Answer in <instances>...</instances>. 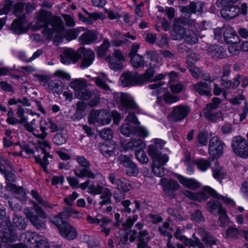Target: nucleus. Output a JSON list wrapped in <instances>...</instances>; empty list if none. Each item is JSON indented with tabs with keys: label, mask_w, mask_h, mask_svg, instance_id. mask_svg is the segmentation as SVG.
<instances>
[{
	"label": "nucleus",
	"mask_w": 248,
	"mask_h": 248,
	"mask_svg": "<svg viewBox=\"0 0 248 248\" xmlns=\"http://www.w3.org/2000/svg\"><path fill=\"white\" fill-rule=\"evenodd\" d=\"M110 46V43L108 39L105 40L103 43L98 47L95 48L97 55L98 57H103L106 55L108 48Z\"/></svg>",
	"instance_id": "nucleus-50"
},
{
	"label": "nucleus",
	"mask_w": 248,
	"mask_h": 248,
	"mask_svg": "<svg viewBox=\"0 0 248 248\" xmlns=\"http://www.w3.org/2000/svg\"><path fill=\"white\" fill-rule=\"evenodd\" d=\"M97 32L95 30H87L78 39L80 44L89 45L94 43L97 39Z\"/></svg>",
	"instance_id": "nucleus-23"
},
{
	"label": "nucleus",
	"mask_w": 248,
	"mask_h": 248,
	"mask_svg": "<svg viewBox=\"0 0 248 248\" xmlns=\"http://www.w3.org/2000/svg\"><path fill=\"white\" fill-rule=\"evenodd\" d=\"M83 57L80 67L82 68H86L90 66L93 62L95 58V54L91 49H84L83 47Z\"/></svg>",
	"instance_id": "nucleus-24"
},
{
	"label": "nucleus",
	"mask_w": 248,
	"mask_h": 248,
	"mask_svg": "<svg viewBox=\"0 0 248 248\" xmlns=\"http://www.w3.org/2000/svg\"><path fill=\"white\" fill-rule=\"evenodd\" d=\"M68 139V136L66 133H57L53 138V143L58 146L65 144Z\"/></svg>",
	"instance_id": "nucleus-53"
},
{
	"label": "nucleus",
	"mask_w": 248,
	"mask_h": 248,
	"mask_svg": "<svg viewBox=\"0 0 248 248\" xmlns=\"http://www.w3.org/2000/svg\"><path fill=\"white\" fill-rule=\"evenodd\" d=\"M82 49L83 47H80L76 51L71 48H65L60 55L61 62L66 65L76 63L81 57L79 51Z\"/></svg>",
	"instance_id": "nucleus-10"
},
{
	"label": "nucleus",
	"mask_w": 248,
	"mask_h": 248,
	"mask_svg": "<svg viewBox=\"0 0 248 248\" xmlns=\"http://www.w3.org/2000/svg\"><path fill=\"white\" fill-rule=\"evenodd\" d=\"M116 145L113 142L105 141L99 145L100 151L106 157L113 155Z\"/></svg>",
	"instance_id": "nucleus-29"
},
{
	"label": "nucleus",
	"mask_w": 248,
	"mask_h": 248,
	"mask_svg": "<svg viewBox=\"0 0 248 248\" xmlns=\"http://www.w3.org/2000/svg\"><path fill=\"white\" fill-rule=\"evenodd\" d=\"M108 180L112 185L115 184L117 186V189L121 192L126 193L131 188V185L128 180L124 177L116 179L114 173L109 174Z\"/></svg>",
	"instance_id": "nucleus-16"
},
{
	"label": "nucleus",
	"mask_w": 248,
	"mask_h": 248,
	"mask_svg": "<svg viewBox=\"0 0 248 248\" xmlns=\"http://www.w3.org/2000/svg\"><path fill=\"white\" fill-rule=\"evenodd\" d=\"M104 187L99 184L95 185L93 183L88 187V192L93 195H96L101 193Z\"/></svg>",
	"instance_id": "nucleus-57"
},
{
	"label": "nucleus",
	"mask_w": 248,
	"mask_h": 248,
	"mask_svg": "<svg viewBox=\"0 0 248 248\" xmlns=\"http://www.w3.org/2000/svg\"><path fill=\"white\" fill-rule=\"evenodd\" d=\"M111 43L112 46L118 47L124 44L129 45L130 42L125 38L124 34H122L119 31H115L111 41Z\"/></svg>",
	"instance_id": "nucleus-32"
},
{
	"label": "nucleus",
	"mask_w": 248,
	"mask_h": 248,
	"mask_svg": "<svg viewBox=\"0 0 248 248\" xmlns=\"http://www.w3.org/2000/svg\"><path fill=\"white\" fill-rule=\"evenodd\" d=\"M186 31V29L183 27L180 21L175 20L170 31V37L172 40H181L184 38Z\"/></svg>",
	"instance_id": "nucleus-21"
},
{
	"label": "nucleus",
	"mask_w": 248,
	"mask_h": 248,
	"mask_svg": "<svg viewBox=\"0 0 248 248\" xmlns=\"http://www.w3.org/2000/svg\"><path fill=\"white\" fill-rule=\"evenodd\" d=\"M238 0H222V9L220 14L222 17L227 19H231L236 17L239 14L243 15L247 14L248 7L246 3H242L240 7L233 5Z\"/></svg>",
	"instance_id": "nucleus-3"
},
{
	"label": "nucleus",
	"mask_w": 248,
	"mask_h": 248,
	"mask_svg": "<svg viewBox=\"0 0 248 248\" xmlns=\"http://www.w3.org/2000/svg\"><path fill=\"white\" fill-rule=\"evenodd\" d=\"M30 235H31L32 237H36L35 239V242L36 243V248H49L48 244V241L46 238L42 237H39L35 233H29Z\"/></svg>",
	"instance_id": "nucleus-52"
},
{
	"label": "nucleus",
	"mask_w": 248,
	"mask_h": 248,
	"mask_svg": "<svg viewBox=\"0 0 248 248\" xmlns=\"http://www.w3.org/2000/svg\"><path fill=\"white\" fill-rule=\"evenodd\" d=\"M213 110L214 109L204 108L203 110L204 116L209 121L213 122L222 120V113L220 111L214 112Z\"/></svg>",
	"instance_id": "nucleus-33"
},
{
	"label": "nucleus",
	"mask_w": 248,
	"mask_h": 248,
	"mask_svg": "<svg viewBox=\"0 0 248 248\" xmlns=\"http://www.w3.org/2000/svg\"><path fill=\"white\" fill-rule=\"evenodd\" d=\"M31 195L39 204L46 208L52 209L56 205V204H51L43 200L39 193L35 190H32L31 191Z\"/></svg>",
	"instance_id": "nucleus-40"
},
{
	"label": "nucleus",
	"mask_w": 248,
	"mask_h": 248,
	"mask_svg": "<svg viewBox=\"0 0 248 248\" xmlns=\"http://www.w3.org/2000/svg\"><path fill=\"white\" fill-rule=\"evenodd\" d=\"M37 215L34 214L31 209L26 208L24 209V213L28 218L31 224L38 230L44 229L46 228V222L43 219L47 217V215L43 208L34 201H31Z\"/></svg>",
	"instance_id": "nucleus-4"
},
{
	"label": "nucleus",
	"mask_w": 248,
	"mask_h": 248,
	"mask_svg": "<svg viewBox=\"0 0 248 248\" xmlns=\"http://www.w3.org/2000/svg\"><path fill=\"white\" fill-rule=\"evenodd\" d=\"M183 194L190 200L197 201L199 202L206 201L208 199L207 194H208L210 196L217 200H221L226 204L232 206L235 205V203L232 200L228 197H223L218 194L215 190L208 186H205L202 190L200 191L197 193L186 190L183 192Z\"/></svg>",
	"instance_id": "nucleus-2"
},
{
	"label": "nucleus",
	"mask_w": 248,
	"mask_h": 248,
	"mask_svg": "<svg viewBox=\"0 0 248 248\" xmlns=\"http://www.w3.org/2000/svg\"><path fill=\"white\" fill-rule=\"evenodd\" d=\"M180 183L185 187L192 190H196L200 187V184L193 179H188L182 176H179Z\"/></svg>",
	"instance_id": "nucleus-34"
},
{
	"label": "nucleus",
	"mask_w": 248,
	"mask_h": 248,
	"mask_svg": "<svg viewBox=\"0 0 248 248\" xmlns=\"http://www.w3.org/2000/svg\"><path fill=\"white\" fill-rule=\"evenodd\" d=\"M13 1L6 0L3 4L0 5V15H6L12 10Z\"/></svg>",
	"instance_id": "nucleus-56"
},
{
	"label": "nucleus",
	"mask_w": 248,
	"mask_h": 248,
	"mask_svg": "<svg viewBox=\"0 0 248 248\" xmlns=\"http://www.w3.org/2000/svg\"><path fill=\"white\" fill-rule=\"evenodd\" d=\"M168 161H157L156 163L155 162L152 163V169L154 173L157 176L162 177L164 174V170L163 166Z\"/></svg>",
	"instance_id": "nucleus-46"
},
{
	"label": "nucleus",
	"mask_w": 248,
	"mask_h": 248,
	"mask_svg": "<svg viewBox=\"0 0 248 248\" xmlns=\"http://www.w3.org/2000/svg\"><path fill=\"white\" fill-rule=\"evenodd\" d=\"M209 54L214 58L222 59L224 58L225 56L223 47L219 45L210 46L209 49Z\"/></svg>",
	"instance_id": "nucleus-36"
},
{
	"label": "nucleus",
	"mask_w": 248,
	"mask_h": 248,
	"mask_svg": "<svg viewBox=\"0 0 248 248\" xmlns=\"http://www.w3.org/2000/svg\"><path fill=\"white\" fill-rule=\"evenodd\" d=\"M202 240L206 245H212L216 244V239L214 238L208 232L202 231L201 232Z\"/></svg>",
	"instance_id": "nucleus-55"
},
{
	"label": "nucleus",
	"mask_w": 248,
	"mask_h": 248,
	"mask_svg": "<svg viewBox=\"0 0 248 248\" xmlns=\"http://www.w3.org/2000/svg\"><path fill=\"white\" fill-rule=\"evenodd\" d=\"M87 108L86 104L82 101H78L77 104L76 112L75 115L77 116L78 119H80L83 116V113Z\"/></svg>",
	"instance_id": "nucleus-60"
},
{
	"label": "nucleus",
	"mask_w": 248,
	"mask_h": 248,
	"mask_svg": "<svg viewBox=\"0 0 248 248\" xmlns=\"http://www.w3.org/2000/svg\"><path fill=\"white\" fill-rule=\"evenodd\" d=\"M125 168L126 174L129 176L136 175L139 172L138 168H137V166L132 162H131Z\"/></svg>",
	"instance_id": "nucleus-63"
},
{
	"label": "nucleus",
	"mask_w": 248,
	"mask_h": 248,
	"mask_svg": "<svg viewBox=\"0 0 248 248\" xmlns=\"http://www.w3.org/2000/svg\"><path fill=\"white\" fill-rule=\"evenodd\" d=\"M36 22L35 27L39 30L44 27L48 26L51 20V14L46 10H41L36 13Z\"/></svg>",
	"instance_id": "nucleus-20"
},
{
	"label": "nucleus",
	"mask_w": 248,
	"mask_h": 248,
	"mask_svg": "<svg viewBox=\"0 0 248 248\" xmlns=\"http://www.w3.org/2000/svg\"><path fill=\"white\" fill-rule=\"evenodd\" d=\"M115 100L121 105V107L126 108L137 110L138 106L133 98L128 94L123 93H117L114 94Z\"/></svg>",
	"instance_id": "nucleus-12"
},
{
	"label": "nucleus",
	"mask_w": 248,
	"mask_h": 248,
	"mask_svg": "<svg viewBox=\"0 0 248 248\" xmlns=\"http://www.w3.org/2000/svg\"><path fill=\"white\" fill-rule=\"evenodd\" d=\"M111 120L110 114L105 109L93 110L88 117V122L90 124H108Z\"/></svg>",
	"instance_id": "nucleus-7"
},
{
	"label": "nucleus",
	"mask_w": 248,
	"mask_h": 248,
	"mask_svg": "<svg viewBox=\"0 0 248 248\" xmlns=\"http://www.w3.org/2000/svg\"><path fill=\"white\" fill-rule=\"evenodd\" d=\"M100 196L102 201L99 202L101 206L110 204L112 193L108 188H104Z\"/></svg>",
	"instance_id": "nucleus-48"
},
{
	"label": "nucleus",
	"mask_w": 248,
	"mask_h": 248,
	"mask_svg": "<svg viewBox=\"0 0 248 248\" xmlns=\"http://www.w3.org/2000/svg\"><path fill=\"white\" fill-rule=\"evenodd\" d=\"M70 86L75 91V95L79 99L89 100L93 95L92 92L87 89L86 82L82 80L76 79L71 82Z\"/></svg>",
	"instance_id": "nucleus-6"
},
{
	"label": "nucleus",
	"mask_w": 248,
	"mask_h": 248,
	"mask_svg": "<svg viewBox=\"0 0 248 248\" xmlns=\"http://www.w3.org/2000/svg\"><path fill=\"white\" fill-rule=\"evenodd\" d=\"M136 156L138 160L142 164H146L149 159L143 149H139L136 153Z\"/></svg>",
	"instance_id": "nucleus-62"
},
{
	"label": "nucleus",
	"mask_w": 248,
	"mask_h": 248,
	"mask_svg": "<svg viewBox=\"0 0 248 248\" xmlns=\"http://www.w3.org/2000/svg\"><path fill=\"white\" fill-rule=\"evenodd\" d=\"M79 31L77 28H73L71 29L66 30L65 29L61 38L64 37L68 41H71L76 39L78 35Z\"/></svg>",
	"instance_id": "nucleus-47"
},
{
	"label": "nucleus",
	"mask_w": 248,
	"mask_h": 248,
	"mask_svg": "<svg viewBox=\"0 0 248 248\" xmlns=\"http://www.w3.org/2000/svg\"><path fill=\"white\" fill-rule=\"evenodd\" d=\"M232 147L234 153L243 158H248V141L241 136L234 137L232 140Z\"/></svg>",
	"instance_id": "nucleus-8"
},
{
	"label": "nucleus",
	"mask_w": 248,
	"mask_h": 248,
	"mask_svg": "<svg viewBox=\"0 0 248 248\" xmlns=\"http://www.w3.org/2000/svg\"><path fill=\"white\" fill-rule=\"evenodd\" d=\"M156 145H150L148 148V153L153 160V162L157 161H168L169 157L167 155L161 154V151Z\"/></svg>",
	"instance_id": "nucleus-19"
},
{
	"label": "nucleus",
	"mask_w": 248,
	"mask_h": 248,
	"mask_svg": "<svg viewBox=\"0 0 248 248\" xmlns=\"http://www.w3.org/2000/svg\"><path fill=\"white\" fill-rule=\"evenodd\" d=\"M240 76H237L232 80L221 78V84L226 89H234L240 84Z\"/></svg>",
	"instance_id": "nucleus-37"
},
{
	"label": "nucleus",
	"mask_w": 248,
	"mask_h": 248,
	"mask_svg": "<svg viewBox=\"0 0 248 248\" xmlns=\"http://www.w3.org/2000/svg\"><path fill=\"white\" fill-rule=\"evenodd\" d=\"M47 88L49 92L59 94L62 90V82L59 80H52L48 83Z\"/></svg>",
	"instance_id": "nucleus-41"
},
{
	"label": "nucleus",
	"mask_w": 248,
	"mask_h": 248,
	"mask_svg": "<svg viewBox=\"0 0 248 248\" xmlns=\"http://www.w3.org/2000/svg\"><path fill=\"white\" fill-rule=\"evenodd\" d=\"M36 120L35 119H33L30 122H28L27 118H26V121L21 124L24 126L27 131L31 133L37 138V143L35 145V149L38 152H42V155H35V160L41 165L44 170L46 171V167L49 164L48 158H52L51 155L49 154L51 147L50 144L45 140V138L47 136V133L46 132V128L40 125L41 133H40L38 130L36 129L35 127H34L36 125Z\"/></svg>",
	"instance_id": "nucleus-1"
},
{
	"label": "nucleus",
	"mask_w": 248,
	"mask_h": 248,
	"mask_svg": "<svg viewBox=\"0 0 248 248\" xmlns=\"http://www.w3.org/2000/svg\"><path fill=\"white\" fill-rule=\"evenodd\" d=\"M196 92L202 95L211 96V93L209 90L208 84L205 82H199L192 86Z\"/></svg>",
	"instance_id": "nucleus-38"
},
{
	"label": "nucleus",
	"mask_w": 248,
	"mask_h": 248,
	"mask_svg": "<svg viewBox=\"0 0 248 248\" xmlns=\"http://www.w3.org/2000/svg\"><path fill=\"white\" fill-rule=\"evenodd\" d=\"M155 67H151L146 70L145 73L142 75H139V79L140 84L146 81H154V76L155 71L154 68Z\"/></svg>",
	"instance_id": "nucleus-43"
},
{
	"label": "nucleus",
	"mask_w": 248,
	"mask_h": 248,
	"mask_svg": "<svg viewBox=\"0 0 248 248\" xmlns=\"http://www.w3.org/2000/svg\"><path fill=\"white\" fill-rule=\"evenodd\" d=\"M61 234L68 240H73L77 236V232L75 228L69 224L62 223L59 228Z\"/></svg>",
	"instance_id": "nucleus-22"
},
{
	"label": "nucleus",
	"mask_w": 248,
	"mask_h": 248,
	"mask_svg": "<svg viewBox=\"0 0 248 248\" xmlns=\"http://www.w3.org/2000/svg\"><path fill=\"white\" fill-rule=\"evenodd\" d=\"M76 160L80 167L74 170V172L76 176L79 178L85 177L94 179L97 178L101 182L105 181V178L100 173L94 174L90 168V163L83 156L78 155Z\"/></svg>",
	"instance_id": "nucleus-5"
},
{
	"label": "nucleus",
	"mask_w": 248,
	"mask_h": 248,
	"mask_svg": "<svg viewBox=\"0 0 248 248\" xmlns=\"http://www.w3.org/2000/svg\"><path fill=\"white\" fill-rule=\"evenodd\" d=\"M13 220L14 224L16 227L21 229L25 228V224L24 219L21 217L20 215L17 213H15Z\"/></svg>",
	"instance_id": "nucleus-58"
},
{
	"label": "nucleus",
	"mask_w": 248,
	"mask_h": 248,
	"mask_svg": "<svg viewBox=\"0 0 248 248\" xmlns=\"http://www.w3.org/2000/svg\"><path fill=\"white\" fill-rule=\"evenodd\" d=\"M191 111L190 108L186 105H180L174 107L169 115V119L174 122L180 121L186 118Z\"/></svg>",
	"instance_id": "nucleus-13"
},
{
	"label": "nucleus",
	"mask_w": 248,
	"mask_h": 248,
	"mask_svg": "<svg viewBox=\"0 0 248 248\" xmlns=\"http://www.w3.org/2000/svg\"><path fill=\"white\" fill-rule=\"evenodd\" d=\"M49 24L52 27V29L57 36L61 38L65 29L62 20L59 17H54L51 18Z\"/></svg>",
	"instance_id": "nucleus-27"
},
{
	"label": "nucleus",
	"mask_w": 248,
	"mask_h": 248,
	"mask_svg": "<svg viewBox=\"0 0 248 248\" xmlns=\"http://www.w3.org/2000/svg\"><path fill=\"white\" fill-rule=\"evenodd\" d=\"M206 206L207 210L210 212L217 210L218 214H222L220 218H224L225 209L219 202L214 199L210 200L207 202Z\"/></svg>",
	"instance_id": "nucleus-31"
},
{
	"label": "nucleus",
	"mask_w": 248,
	"mask_h": 248,
	"mask_svg": "<svg viewBox=\"0 0 248 248\" xmlns=\"http://www.w3.org/2000/svg\"><path fill=\"white\" fill-rule=\"evenodd\" d=\"M86 220L90 224L99 225L98 229L100 230L101 232L104 233L106 236L109 234L110 231L109 224L111 223V221L108 217L100 215L93 217L88 215L87 216Z\"/></svg>",
	"instance_id": "nucleus-9"
},
{
	"label": "nucleus",
	"mask_w": 248,
	"mask_h": 248,
	"mask_svg": "<svg viewBox=\"0 0 248 248\" xmlns=\"http://www.w3.org/2000/svg\"><path fill=\"white\" fill-rule=\"evenodd\" d=\"M184 38L186 41L190 44H195L198 40L195 33L191 30H186Z\"/></svg>",
	"instance_id": "nucleus-54"
},
{
	"label": "nucleus",
	"mask_w": 248,
	"mask_h": 248,
	"mask_svg": "<svg viewBox=\"0 0 248 248\" xmlns=\"http://www.w3.org/2000/svg\"><path fill=\"white\" fill-rule=\"evenodd\" d=\"M124 149L126 151L136 150L145 148V143L140 139H133L123 145Z\"/></svg>",
	"instance_id": "nucleus-28"
},
{
	"label": "nucleus",
	"mask_w": 248,
	"mask_h": 248,
	"mask_svg": "<svg viewBox=\"0 0 248 248\" xmlns=\"http://www.w3.org/2000/svg\"><path fill=\"white\" fill-rule=\"evenodd\" d=\"M120 80L123 87L140 85L139 74L136 73L126 72L121 76Z\"/></svg>",
	"instance_id": "nucleus-18"
},
{
	"label": "nucleus",
	"mask_w": 248,
	"mask_h": 248,
	"mask_svg": "<svg viewBox=\"0 0 248 248\" xmlns=\"http://www.w3.org/2000/svg\"><path fill=\"white\" fill-rule=\"evenodd\" d=\"M107 79V76L105 74H103V76L96 77L93 78L92 80L94 81L96 85L100 89L105 91H109L110 87L109 85L106 83Z\"/></svg>",
	"instance_id": "nucleus-45"
},
{
	"label": "nucleus",
	"mask_w": 248,
	"mask_h": 248,
	"mask_svg": "<svg viewBox=\"0 0 248 248\" xmlns=\"http://www.w3.org/2000/svg\"><path fill=\"white\" fill-rule=\"evenodd\" d=\"M130 62L135 68L143 67L145 62L142 56L135 55L130 58Z\"/></svg>",
	"instance_id": "nucleus-51"
},
{
	"label": "nucleus",
	"mask_w": 248,
	"mask_h": 248,
	"mask_svg": "<svg viewBox=\"0 0 248 248\" xmlns=\"http://www.w3.org/2000/svg\"><path fill=\"white\" fill-rule=\"evenodd\" d=\"M164 84L163 82H159L156 83H154L149 86L150 89L155 90L153 92V94H159L161 91H163L165 93L163 95V99L166 103L172 104L175 103L179 101V97L178 96L171 94L169 92H165V89L161 87L162 85Z\"/></svg>",
	"instance_id": "nucleus-15"
},
{
	"label": "nucleus",
	"mask_w": 248,
	"mask_h": 248,
	"mask_svg": "<svg viewBox=\"0 0 248 248\" xmlns=\"http://www.w3.org/2000/svg\"><path fill=\"white\" fill-rule=\"evenodd\" d=\"M179 10L181 12L186 13L187 14H194L198 13L201 14L203 11V4L200 2H191L190 3L186 6H179Z\"/></svg>",
	"instance_id": "nucleus-26"
},
{
	"label": "nucleus",
	"mask_w": 248,
	"mask_h": 248,
	"mask_svg": "<svg viewBox=\"0 0 248 248\" xmlns=\"http://www.w3.org/2000/svg\"><path fill=\"white\" fill-rule=\"evenodd\" d=\"M81 240L88 244L91 248H99L97 244H95V240L93 237L88 234H83L81 236Z\"/></svg>",
	"instance_id": "nucleus-59"
},
{
	"label": "nucleus",
	"mask_w": 248,
	"mask_h": 248,
	"mask_svg": "<svg viewBox=\"0 0 248 248\" xmlns=\"http://www.w3.org/2000/svg\"><path fill=\"white\" fill-rule=\"evenodd\" d=\"M225 41L229 44H236L237 43L238 37L236 32L232 28H228L223 32Z\"/></svg>",
	"instance_id": "nucleus-35"
},
{
	"label": "nucleus",
	"mask_w": 248,
	"mask_h": 248,
	"mask_svg": "<svg viewBox=\"0 0 248 248\" xmlns=\"http://www.w3.org/2000/svg\"><path fill=\"white\" fill-rule=\"evenodd\" d=\"M125 60V58L123 53L119 49H115L112 56L106 58L109 67L114 70L117 71L123 68V62Z\"/></svg>",
	"instance_id": "nucleus-11"
},
{
	"label": "nucleus",
	"mask_w": 248,
	"mask_h": 248,
	"mask_svg": "<svg viewBox=\"0 0 248 248\" xmlns=\"http://www.w3.org/2000/svg\"><path fill=\"white\" fill-rule=\"evenodd\" d=\"M183 230L178 228H177L176 232L174 233V236L177 239L184 243L186 246H189L195 248L197 247L198 248H204V247L203 244L201 242L200 240L197 237L195 236V234H193V237L194 239H191L187 238L184 235H183L182 234Z\"/></svg>",
	"instance_id": "nucleus-17"
},
{
	"label": "nucleus",
	"mask_w": 248,
	"mask_h": 248,
	"mask_svg": "<svg viewBox=\"0 0 248 248\" xmlns=\"http://www.w3.org/2000/svg\"><path fill=\"white\" fill-rule=\"evenodd\" d=\"M211 159L210 158H199L195 161L198 169L202 171H205L209 169L211 166Z\"/></svg>",
	"instance_id": "nucleus-44"
},
{
	"label": "nucleus",
	"mask_w": 248,
	"mask_h": 248,
	"mask_svg": "<svg viewBox=\"0 0 248 248\" xmlns=\"http://www.w3.org/2000/svg\"><path fill=\"white\" fill-rule=\"evenodd\" d=\"M226 174L225 170L220 166H217L213 169V175L217 180L223 179Z\"/></svg>",
	"instance_id": "nucleus-61"
},
{
	"label": "nucleus",
	"mask_w": 248,
	"mask_h": 248,
	"mask_svg": "<svg viewBox=\"0 0 248 248\" xmlns=\"http://www.w3.org/2000/svg\"><path fill=\"white\" fill-rule=\"evenodd\" d=\"M27 22V19H16L11 24V30L16 34H20L25 33L27 31V29L25 26Z\"/></svg>",
	"instance_id": "nucleus-25"
},
{
	"label": "nucleus",
	"mask_w": 248,
	"mask_h": 248,
	"mask_svg": "<svg viewBox=\"0 0 248 248\" xmlns=\"http://www.w3.org/2000/svg\"><path fill=\"white\" fill-rule=\"evenodd\" d=\"M145 55L151 62L150 63L151 67H157L161 64V62L159 60V55L156 51H147L145 52Z\"/></svg>",
	"instance_id": "nucleus-39"
},
{
	"label": "nucleus",
	"mask_w": 248,
	"mask_h": 248,
	"mask_svg": "<svg viewBox=\"0 0 248 248\" xmlns=\"http://www.w3.org/2000/svg\"><path fill=\"white\" fill-rule=\"evenodd\" d=\"M121 133L126 137L135 135L137 134L136 126L129 123L124 124L121 127Z\"/></svg>",
	"instance_id": "nucleus-42"
},
{
	"label": "nucleus",
	"mask_w": 248,
	"mask_h": 248,
	"mask_svg": "<svg viewBox=\"0 0 248 248\" xmlns=\"http://www.w3.org/2000/svg\"><path fill=\"white\" fill-rule=\"evenodd\" d=\"M101 138L106 140H111L113 138V132L110 128H104L99 132Z\"/></svg>",
	"instance_id": "nucleus-64"
},
{
	"label": "nucleus",
	"mask_w": 248,
	"mask_h": 248,
	"mask_svg": "<svg viewBox=\"0 0 248 248\" xmlns=\"http://www.w3.org/2000/svg\"><path fill=\"white\" fill-rule=\"evenodd\" d=\"M224 144L218 137L214 136L209 140L208 152L212 158L218 157L223 153Z\"/></svg>",
	"instance_id": "nucleus-14"
},
{
	"label": "nucleus",
	"mask_w": 248,
	"mask_h": 248,
	"mask_svg": "<svg viewBox=\"0 0 248 248\" xmlns=\"http://www.w3.org/2000/svg\"><path fill=\"white\" fill-rule=\"evenodd\" d=\"M16 235L14 231L5 232L2 236H0V248H1L2 243H10L15 241L16 239Z\"/></svg>",
	"instance_id": "nucleus-49"
},
{
	"label": "nucleus",
	"mask_w": 248,
	"mask_h": 248,
	"mask_svg": "<svg viewBox=\"0 0 248 248\" xmlns=\"http://www.w3.org/2000/svg\"><path fill=\"white\" fill-rule=\"evenodd\" d=\"M12 12L17 18H27L25 12V3L23 2H17L15 3L13 2Z\"/></svg>",
	"instance_id": "nucleus-30"
}]
</instances>
